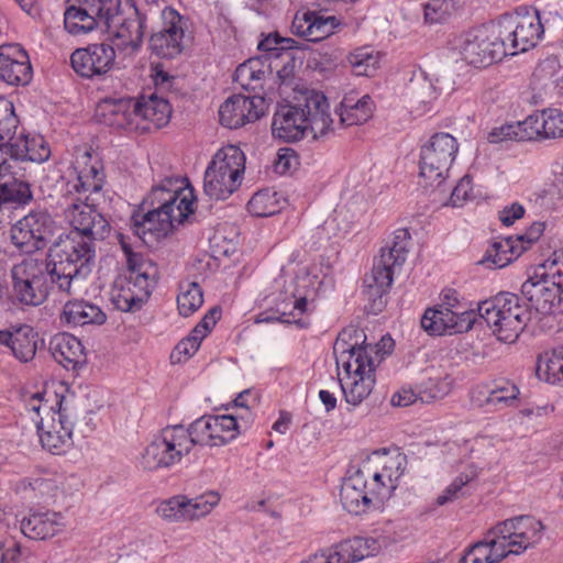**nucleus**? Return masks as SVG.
Returning a JSON list of instances; mask_svg holds the SVG:
<instances>
[{
    "label": "nucleus",
    "mask_w": 563,
    "mask_h": 563,
    "mask_svg": "<svg viewBox=\"0 0 563 563\" xmlns=\"http://www.w3.org/2000/svg\"><path fill=\"white\" fill-rule=\"evenodd\" d=\"M459 152V143L449 133L433 134L420 150V177L426 187H440Z\"/></svg>",
    "instance_id": "14"
},
{
    "label": "nucleus",
    "mask_w": 563,
    "mask_h": 563,
    "mask_svg": "<svg viewBox=\"0 0 563 563\" xmlns=\"http://www.w3.org/2000/svg\"><path fill=\"white\" fill-rule=\"evenodd\" d=\"M120 0H69L64 13L65 30L73 35L108 30L118 20Z\"/></svg>",
    "instance_id": "12"
},
{
    "label": "nucleus",
    "mask_w": 563,
    "mask_h": 563,
    "mask_svg": "<svg viewBox=\"0 0 563 563\" xmlns=\"http://www.w3.org/2000/svg\"><path fill=\"white\" fill-rule=\"evenodd\" d=\"M183 207L177 208V216H168L157 210H147L144 213H133L130 220V229L134 236L144 244L153 243L166 238L177 225L183 224L190 216L188 203L181 200Z\"/></svg>",
    "instance_id": "20"
},
{
    "label": "nucleus",
    "mask_w": 563,
    "mask_h": 563,
    "mask_svg": "<svg viewBox=\"0 0 563 563\" xmlns=\"http://www.w3.org/2000/svg\"><path fill=\"white\" fill-rule=\"evenodd\" d=\"M157 515L167 522H187L185 495H176L162 500L156 507Z\"/></svg>",
    "instance_id": "54"
},
{
    "label": "nucleus",
    "mask_w": 563,
    "mask_h": 563,
    "mask_svg": "<svg viewBox=\"0 0 563 563\" xmlns=\"http://www.w3.org/2000/svg\"><path fill=\"white\" fill-rule=\"evenodd\" d=\"M519 388L508 379H497L484 391H478L476 404L487 410H500L512 407L518 400Z\"/></svg>",
    "instance_id": "35"
},
{
    "label": "nucleus",
    "mask_w": 563,
    "mask_h": 563,
    "mask_svg": "<svg viewBox=\"0 0 563 563\" xmlns=\"http://www.w3.org/2000/svg\"><path fill=\"white\" fill-rule=\"evenodd\" d=\"M55 230L53 217L45 210H35L11 227L10 239L18 250L30 254L44 249Z\"/></svg>",
    "instance_id": "19"
},
{
    "label": "nucleus",
    "mask_w": 563,
    "mask_h": 563,
    "mask_svg": "<svg viewBox=\"0 0 563 563\" xmlns=\"http://www.w3.org/2000/svg\"><path fill=\"white\" fill-rule=\"evenodd\" d=\"M247 209L255 217H269L279 213L278 191L269 188L257 191L250 199Z\"/></svg>",
    "instance_id": "47"
},
{
    "label": "nucleus",
    "mask_w": 563,
    "mask_h": 563,
    "mask_svg": "<svg viewBox=\"0 0 563 563\" xmlns=\"http://www.w3.org/2000/svg\"><path fill=\"white\" fill-rule=\"evenodd\" d=\"M173 180L166 179L163 184L152 188L148 196L143 201L144 205L152 207L162 213L168 212V216H177V208L181 207L183 199L189 205L190 214L194 213V196L191 189L172 188Z\"/></svg>",
    "instance_id": "31"
},
{
    "label": "nucleus",
    "mask_w": 563,
    "mask_h": 563,
    "mask_svg": "<svg viewBox=\"0 0 563 563\" xmlns=\"http://www.w3.org/2000/svg\"><path fill=\"white\" fill-rule=\"evenodd\" d=\"M438 96L437 87L423 73L411 78L406 89L407 103L411 112L418 115L430 111Z\"/></svg>",
    "instance_id": "37"
},
{
    "label": "nucleus",
    "mask_w": 563,
    "mask_h": 563,
    "mask_svg": "<svg viewBox=\"0 0 563 563\" xmlns=\"http://www.w3.org/2000/svg\"><path fill=\"white\" fill-rule=\"evenodd\" d=\"M356 76H373L379 66V55L371 47H360L346 57Z\"/></svg>",
    "instance_id": "48"
},
{
    "label": "nucleus",
    "mask_w": 563,
    "mask_h": 563,
    "mask_svg": "<svg viewBox=\"0 0 563 563\" xmlns=\"http://www.w3.org/2000/svg\"><path fill=\"white\" fill-rule=\"evenodd\" d=\"M66 527L64 517L56 511L31 512L21 521L22 533L33 540H46L60 533Z\"/></svg>",
    "instance_id": "32"
},
{
    "label": "nucleus",
    "mask_w": 563,
    "mask_h": 563,
    "mask_svg": "<svg viewBox=\"0 0 563 563\" xmlns=\"http://www.w3.org/2000/svg\"><path fill=\"white\" fill-rule=\"evenodd\" d=\"M51 156L48 143L42 135H33L20 131L13 143L0 145V173L13 169L18 162H46Z\"/></svg>",
    "instance_id": "21"
},
{
    "label": "nucleus",
    "mask_w": 563,
    "mask_h": 563,
    "mask_svg": "<svg viewBox=\"0 0 563 563\" xmlns=\"http://www.w3.org/2000/svg\"><path fill=\"white\" fill-rule=\"evenodd\" d=\"M527 246L518 245L514 236L494 241L486 251L485 262L495 268H503L516 260Z\"/></svg>",
    "instance_id": "46"
},
{
    "label": "nucleus",
    "mask_w": 563,
    "mask_h": 563,
    "mask_svg": "<svg viewBox=\"0 0 563 563\" xmlns=\"http://www.w3.org/2000/svg\"><path fill=\"white\" fill-rule=\"evenodd\" d=\"M340 500L345 510L353 515L366 512L372 506L367 494V477L364 471H356L341 485Z\"/></svg>",
    "instance_id": "33"
},
{
    "label": "nucleus",
    "mask_w": 563,
    "mask_h": 563,
    "mask_svg": "<svg viewBox=\"0 0 563 563\" xmlns=\"http://www.w3.org/2000/svg\"><path fill=\"white\" fill-rule=\"evenodd\" d=\"M279 295L266 296L262 299L263 310L254 318L255 323H278L282 321V312L278 308Z\"/></svg>",
    "instance_id": "61"
},
{
    "label": "nucleus",
    "mask_w": 563,
    "mask_h": 563,
    "mask_svg": "<svg viewBox=\"0 0 563 563\" xmlns=\"http://www.w3.org/2000/svg\"><path fill=\"white\" fill-rule=\"evenodd\" d=\"M32 198L27 180L16 177L13 169L0 173V209L26 205Z\"/></svg>",
    "instance_id": "38"
},
{
    "label": "nucleus",
    "mask_w": 563,
    "mask_h": 563,
    "mask_svg": "<svg viewBox=\"0 0 563 563\" xmlns=\"http://www.w3.org/2000/svg\"><path fill=\"white\" fill-rule=\"evenodd\" d=\"M33 77L30 57L19 44L0 46V80L11 86H26Z\"/></svg>",
    "instance_id": "27"
},
{
    "label": "nucleus",
    "mask_w": 563,
    "mask_h": 563,
    "mask_svg": "<svg viewBox=\"0 0 563 563\" xmlns=\"http://www.w3.org/2000/svg\"><path fill=\"white\" fill-rule=\"evenodd\" d=\"M96 257L95 243L77 232L60 234L49 246L44 262L49 268L51 284L58 291L73 294V288L90 273Z\"/></svg>",
    "instance_id": "2"
},
{
    "label": "nucleus",
    "mask_w": 563,
    "mask_h": 563,
    "mask_svg": "<svg viewBox=\"0 0 563 563\" xmlns=\"http://www.w3.org/2000/svg\"><path fill=\"white\" fill-rule=\"evenodd\" d=\"M128 267V275L117 280L111 300L117 309L123 312L140 310L148 300L158 279V267L153 261L135 264Z\"/></svg>",
    "instance_id": "9"
},
{
    "label": "nucleus",
    "mask_w": 563,
    "mask_h": 563,
    "mask_svg": "<svg viewBox=\"0 0 563 563\" xmlns=\"http://www.w3.org/2000/svg\"><path fill=\"white\" fill-rule=\"evenodd\" d=\"M68 185L77 191L98 192L103 186L102 167L98 161L92 162V155L89 151L79 153L71 166Z\"/></svg>",
    "instance_id": "29"
},
{
    "label": "nucleus",
    "mask_w": 563,
    "mask_h": 563,
    "mask_svg": "<svg viewBox=\"0 0 563 563\" xmlns=\"http://www.w3.org/2000/svg\"><path fill=\"white\" fill-rule=\"evenodd\" d=\"M64 216L73 228L69 232H77L80 236L87 238L93 243L97 240L104 239L110 231L107 219L80 198L74 199L65 208Z\"/></svg>",
    "instance_id": "24"
},
{
    "label": "nucleus",
    "mask_w": 563,
    "mask_h": 563,
    "mask_svg": "<svg viewBox=\"0 0 563 563\" xmlns=\"http://www.w3.org/2000/svg\"><path fill=\"white\" fill-rule=\"evenodd\" d=\"M374 103L368 95L355 100L344 97L339 109L340 124L352 126L365 123L373 114Z\"/></svg>",
    "instance_id": "43"
},
{
    "label": "nucleus",
    "mask_w": 563,
    "mask_h": 563,
    "mask_svg": "<svg viewBox=\"0 0 563 563\" xmlns=\"http://www.w3.org/2000/svg\"><path fill=\"white\" fill-rule=\"evenodd\" d=\"M172 109L168 100L151 96L126 99L108 104L107 123L117 129L135 133L157 131L169 121Z\"/></svg>",
    "instance_id": "5"
},
{
    "label": "nucleus",
    "mask_w": 563,
    "mask_h": 563,
    "mask_svg": "<svg viewBox=\"0 0 563 563\" xmlns=\"http://www.w3.org/2000/svg\"><path fill=\"white\" fill-rule=\"evenodd\" d=\"M543 525L531 516L506 519L490 529L495 539L504 548L506 558L521 554L542 539Z\"/></svg>",
    "instance_id": "18"
},
{
    "label": "nucleus",
    "mask_w": 563,
    "mask_h": 563,
    "mask_svg": "<svg viewBox=\"0 0 563 563\" xmlns=\"http://www.w3.org/2000/svg\"><path fill=\"white\" fill-rule=\"evenodd\" d=\"M272 63L265 65L262 58H250L240 64L233 76V80L244 90H263L267 81H273L279 89L282 87V69H277L274 75Z\"/></svg>",
    "instance_id": "28"
},
{
    "label": "nucleus",
    "mask_w": 563,
    "mask_h": 563,
    "mask_svg": "<svg viewBox=\"0 0 563 563\" xmlns=\"http://www.w3.org/2000/svg\"><path fill=\"white\" fill-rule=\"evenodd\" d=\"M453 49L467 64L487 67L507 55V43L494 21L457 36L453 42Z\"/></svg>",
    "instance_id": "8"
},
{
    "label": "nucleus",
    "mask_w": 563,
    "mask_h": 563,
    "mask_svg": "<svg viewBox=\"0 0 563 563\" xmlns=\"http://www.w3.org/2000/svg\"><path fill=\"white\" fill-rule=\"evenodd\" d=\"M19 119L12 102L0 100V145L13 143L18 139Z\"/></svg>",
    "instance_id": "52"
},
{
    "label": "nucleus",
    "mask_w": 563,
    "mask_h": 563,
    "mask_svg": "<svg viewBox=\"0 0 563 563\" xmlns=\"http://www.w3.org/2000/svg\"><path fill=\"white\" fill-rule=\"evenodd\" d=\"M452 387V380L449 376L443 378H429L421 385L419 397L423 402H430L437 399H442L446 396Z\"/></svg>",
    "instance_id": "58"
},
{
    "label": "nucleus",
    "mask_w": 563,
    "mask_h": 563,
    "mask_svg": "<svg viewBox=\"0 0 563 563\" xmlns=\"http://www.w3.org/2000/svg\"><path fill=\"white\" fill-rule=\"evenodd\" d=\"M245 161V154L235 145L220 148L205 172L203 192L212 200L229 198L242 184Z\"/></svg>",
    "instance_id": "7"
},
{
    "label": "nucleus",
    "mask_w": 563,
    "mask_h": 563,
    "mask_svg": "<svg viewBox=\"0 0 563 563\" xmlns=\"http://www.w3.org/2000/svg\"><path fill=\"white\" fill-rule=\"evenodd\" d=\"M410 233L407 229H398L393 238L379 251L375 257L369 275L364 279L366 296L369 301L366 310L369 313L378 314L386 306L385 296L398 273L407 260Z\"/></svg>",
    "instance_id": "4"
},
{
    "label": "nucleus",
    "mask_w": 563,
    "mask_h": 563,
    "mask_svg": "<svg viewBox=\"0 0 563 563\" xmlns=\"http://www.w3.org/2000/svg\"><path fill=\"white\" fill-rule=\"evenodd\" d=\"M395 485L389 475L384 473H374L371 481L367 479V494L373 506H378L385 499L389 498Z\"/></svg>",
    "instance_id": "55"
},
{
    "label": "nucleus",
    "mask_w": 563,
    "mask_h": 563,
    "mask_svg": "<svg viewBox=\"0 0 563 563\" xmlns=\"http://www.w3.org/2000/svg\"><path fill=\"white\" fill-rule=\"evenodd\" d=\"M201 339L195 335L192 332L188 336L177 343L170 354L172 363H181L192 356L201 344Z\"/></svg>",
    "instance_id": "63"
},
{
    "label": "nucleus",
    "mask_w": 563,
    "mask_h": 563,
    "mask_svg": "<svg viewBox=\"0 0 563 563\" xmlns=\"http://www.w3.org/2000/svg\"><path fill=\"white\" fill-rule=\"evenodd\" d=\"M250 426V417L245 419L232 415L203 416L185 428V433L190 450L195 445L222 446L246 431Z\"/></svg>",
    "instance_id": "13"
},
{
    "label": "nucleus",
    "mask_w": 563,
    "mask_h": 563,
    "mask_svg": "<svg viewBox=\"0 0 563 563\" xmlns=\"http://www.w3.org/2000/svg\"><path fill=\"white\" fill-rule=\"evenodd\" d=\"M542 266L545 269L542 275L563 287V249L554 251Z\"/></svg>",
    "instance_id": "64"
},
{
    "label": "nucleus",
    "mask_w": 563,
    "mask_h": 563,
    "mask_svg": "<svg viewBox=\"0 0 563 563\" xmlns=\"http://www.w3.org/2000/svg\"><path fill=\"white\" fill-rule=\"evenodd\" d=\"M191 452L181 424L167 426L145 446L140 457L144 471L168 470Z\"/></svg>",
    "instance_id": "10"
},
{
    "label": "nucleus",
    "mask_w": 563,
    "mask_h": 563,
    "mask_svg": "<svg viewBox=\"0 0 563 563\" xmlns=\"http://www.w3.org/2000/svg\"><path fill=\"white\" fill-rule=\"evenodd\" d=\"M541 125L540 112H536L516 124L501 126L499 131H492L488 135V141L497 143L507 139H516L517 141L543 140Z\"/></svg>",
    "instance_id": "39"
},
{
    "label": "nucleus",
    "mask_w": 563,
    "mask_h": 563,
    "mask_svg": "<svg viewBox=\"0 0 563 563\" xmlns=\"http://www.w3.org/2000/svg\"><path fill=\"white\" fill-rule=\"evenodd\" d=\"M537 372H544L548 380L563 382V345L541 354L538 357Z\"/></svg>",
    "instance_id": "50"
},
{
    "label": "nucleus",
    "mask_w": 563,
    "mask_h": 563,
    "mask_svg": "<svg viewBox=\"0 0 563 563\" xmlns=\"http://www.w3.org/2000/svg\"><path fill=\"white\" fill-rule=\"evenodd\" d=\"M57 410L35 422L40 442L52 454L66 453L74 444L75 412L64 397L55 394Z\"/></svg>",
    "instance_id": "16"
},
{
    "label": "nucleus",
    "mask_w": 563,
    "mask_h": 563,
    "mask_svg": "<svg viewBox=\"0 0 563 563\" xmlns=\"http://www.w3.org/2000/svg\"><path fill=\"white\" fill-rule=\"evenodd\" d=\"M339 24L335 16H322L316 12H306L302 19L296 16L292 22L298 34L305 35L313 42L330 36Z\"/></svg>",
    "instance_id": "42"
},
{
    "label": "nucleus",
    "mask_w": 563,
    "mask_h": 563,
    "mask_svg": "<svg viewBox=\"0 0 563 563\" xmlns=\"http://www.w3.org/2000/svg\"><path fill=\"white\" fill-rule=\"evenodd\" d=\"M257 48L262 54L256 58H262L265 62V65L268 63L273 64V60H278L282 56L280 34L278 32L268 34L258 43Z\"/></svg>",
    "instance_id": "62"
},
{
    "label": "nucleus",
    "mask_w": 563,
    "mask_h": 563,
    "mask_svg": "<svg viewBox=\"0 0 563 563\" xmlns=\"http://www.w3.org/2000/svg\"><path fill=\"white\" fill-rule=\"evenodd\" d=\"M506 558V552L489 530L485 538L472 545L461 558L460 563H497Z\"/></svg>",
    "instance_id": "44"
},
{
    "label": "nucleus",
    "mask_w": 563,
    "mask_h": 563,
    "mask_svg": "<svg viewBox=\"0 0 563 563\" xmlns=\"http://www.w3.org/2000/svg\"><path fill=\"white\" fill-rule=\"evenodd\" d=\"M496 22L500 36L507 43V55H517L534 47L544 33L540 13L536 8L522 5Z\"/></svg>",
    "instance_id": "11"
},
{
    "label": "nucleus",
    "mask_w": 563,
    "mask_h": 563,
    "mask_svg": "<svg viewBox=\"0 0 563 563\" xmlns=\"http://www.w3.org/2000/svg\"><path fill=\"white\" fill-rule=\"evenodd\" d=\"M49 351L54 360L68 371H76L87 362L81 342L68 333L54 335L49 342Z\"/></svg>",
    "instance_id": "34"
},
{
    "label": "nucleus",
    "mask_w": 563,
    "mask_h": 563,
    "mask_svg": "<svg viewBox=\"0 0 563 563\" xmlns=\"http://www.w3.org/2000/svg\"><path fill=\"white\" fill-rule=\"evenodd\" d=\"M265 97L233 95L219 109L220 123L229 129H239L258 120L265 112Z\"/></svg>",
    "instance_id": "25"
},
{
    "label": "nucleus",
    "mask_w": 563,
    "mask_h": 563,
    "mask_svg": "<svg viewBox=\"0 0 563 563\" xmlns=\"http://www.w3.org/2000/svg\"><path fill=\"white\" fill-rule=\"evenodd\" d=\"M12 292L26 306H38L48 294L49 268L42 258L25 257L10 271Z\"/></svg>",
    "instance_id": "15"
},
{
    "label": "nucleus",
    "mask_w": 563,
    "mask_h": 563,
    "mask_svg": "<svg viewBox=\"0 0 563 563\" xmlns=\"http://www.w3.org/2000/svg\"><path fill=\"white\" fill-rule=\"evenodd\" d=\"M478 314L498 340L512 343L531 320V313L516 294L503 291L478 303Z\"/></svg>",
    "instance_id": "6"
},
{
    "label": "nucleus",
    "mask_w": 563,
    "mask_h": 563,
    "mask_svg": "<svg viewBox=\"0 0 563 563\" xmlns=\"http://www.w3.org/2000/svg\"><path fill=\"white\" fill-rule=\"evenodd\" d=\"M106 313L96 305L85 300H70L64 305L60 321L70 327L102 324Z\"/></svg>",
    "instance_id": "41"
},
{
    "label": "nucleus",
    "mask_w": 563,
    "mask_h": 563,
    "mask_svg": "<svg viewBox=\"0 0 563 563\" xmlns=\"http://www.w3.org/2000/svg\"><path fill=\"white\" fill-rule=\"evenodd\" d=\"M102 33H108L119 48L122 47H137L144 35V25L140 16L124 19L121 14V5L118 10V20L111 23L108 30Z\"/></svg>",
    "instance_id": "40"
},
{
    "label": "nucleus",
    "mask_w": 563,
    "mask_h": 563,
    "mask_svg": "<svg viewBox=\"0 0 563 563\" xmlns=\"http://www.w3.org/2000/svg\"><path fill=\"white\" fill-rule=\"evenodd\" d=\"M454 10L452 0H431L424 5L426 22L442 23L451 16Z\"/></svg>",
    "instance_id": "60"
},
{
    "label": "nucleus",
    "mask_w": 563,
    "mask_h": 563,
    "mask_svg": "<svg viewBox=\"0 0 563 563\" xmlns=\"http://www.w3.org/2000/svg\"><path fill=\"white\" fill-rule=\"evenodd\" d=\"M38 334L32 327L23 324L13 328L9 349L13 356L22 363L32 361L36 354Z\"/></svg>",
    "instance_id": "45"
},
{
    "label": "nucleus",
    "mask_w": 563,
    "mask_h": 563,
    "mask_svg": "<svg viewBox=\"0 0 563 563\" xmlns=\"http://www.w3.org/2000/svg\"><path fill=\"white\" fill-rule=\"evenodd\" d=\"M386 545V540H378L373 537H354L342 540L328 550L334 563H357L368 556L376 555Z\"/></svg>",
    "instance_id": "30"
},
{
    "label": "nucleus",
    "mask_w": 563,
    "mask_h": 563,
    "mask_svg": "<svg viewBox=\"0 0 563 563\" xmlns=\"http://www.w3.org/2000/svg\"><path fill=\"white\" fill-rule=\"evenodd\" d=\"M365 340L364 330L351 324L339 333L333 345L336 365L346 373L339 383L345 401L353 407L366 399L375 385V358L372 356L375 349L364 345Z\"/></svg>",
    "instance_id": "1"
},
{
    "label": "nucleus",
    "mask_w": 563,
    "mask_h": 563,
    "mask_svg": "<svg viewBox=\"0 0 563 563\" xmlns=\"http://www.w3.org/2000/svg\"><path fill=\"white\" fill-rule=\"evenodd\" d=\"M562 288L544 275H541L540 278L527 279L521 285V296L526 301L525 308L531 313V319L536 318L548 324Z\"/></svg>",
    "instance_id": "22"
},
{
    "label": "nucleus",
    "mask_w": 563,
    "mask_h": 563,
    "mask_svg": "<svg viewBox=\"0 0 563 563\" xmlns=\"http://www.w3.org/2000/svg\"><path fill=\"white\" fill-rule=\"evenodd\" d=\"M115 51L111 44H91L77 48L70 56L75 73L85 78H93L108 73L114 65Z\"/></svg>",
    "instance_id": "26"
},
{
    "label": "nucleus",
    "mask_w": 563,
    "mask_h": 563,
    "mask_svg": "<svg viewBox=\"0 0 563 563\" xmlns=\"http://www.w3.org/2000/svg\"><path fill=\"white\" fill-rule=\"evenodd\" d=\"M161 27L156 32L173 35L184 40L187 21L175 9L166 7L161 13Z\"/></svg>",
    "instance_id": "57"
},
{
    "label": "nucleus",
    "mask_w": 563,
    "mask_h": 563,
    "mask_svg": "<svg viewBox=\"0 0 563 563\" xmlns=\"http://www.w3.org/2000/svg\"><path fill=\"white\" fill-rule=\"evenodd\" d=\"M334 131L330 104L322 93L308 89H294L284 98V142L302 140L308 132L313 140Z\"/></svg>",
    "instance_id": "3"
},
{
    "label": "nucleus",
    "mask_w": 563,
    "mask_h": 563,
    "mask_svg": "<svg viewBox=\"0 0 563 563\" xmlns=\"http://www.w3.org/2000/svg\"><path fill=\"white\" fill-rule=\"evenodd\" d=\"M59 476L45 473L43 475L24 477L14 484V492L23 498L46 501L55 497L59 489Z\"/></svg>",
    "instance_id": "36"
},
{
    "label": "nucleus",
    "mask_w": 563,
    "mask_h": 563,
    "mask_svg": "<svg viewBox=\"0 0 563 563\" xmlns=\"http://www.w3.org/2000/svg\"><path fill=\"white\" fill-rule=\"evenodd\" d=\"M475 475L462 473L456 476L453 482L440 494L435 504L438 506H444L446 504L453 503L464 496V487L474 479Z\"/></svg>",
    "instance_id": "59"
},
{
    "label": "nucleus",
    "mask_w": 563,
    "mask_h": 563,
    "mask_svg": "<svg viewBox=\"0 0 563 563\" xmlns=\"http://www.w3.org/2000/svg\"><path fill=\"white\" fill-rule=\"evenodd\" d=\"M150 47L158 57L173 58L181 53L184 40L170 34L164 35L162 32H154L150 38Z\"/></svg>",
    "instance_id": "53"
},
{
    "label": "nucleus",
    "mask_w": 563,
    "mask_h": 563,
    "mask_svg": "<svg viewBox=\"0 0 563 563\" xmlns=\"http://www.w3.org/2000/svg\"><path fill=\"white\" fill-rule=\"evenodd\" d=\"M321 285L322 279L318 275L316 265L300 267L296 272L291 300L289 302L284 300V327L308 328L309 319L305 314L309 311V303L317 298Z\"/></svg>",
    "instance_id": "17"
},
{
    "label": "nucleus",
    "mask_w": 563,
    "mask_h": 563,
    "mask_svg": "<svg viewBox=\"0 0 563 563\" xmlns=\"http://www.w3.org/2000/svg\"><path fill=\"white\" fill-rule=\"evenodd\" d=\"M542 119L543 140L563 137V112L559 109H544L540 111Z\"/></svg>",
    "instance_id": "56"
},
{
    "label": "nucleus",
    "mask_w": 563,
    "mask_h": 563,
    "mask_svg": "<svg viewBox=\"0 0 563 563\" xmlns=\"http://www.w3.org/2000/svg\"><path fill=\"white\" fill-rule=\"evenodd\" d=\"M202 303V290L197 283L180 285V291L177 296V307L183 317L191 316L201 307Z\"/></svg>",
    "instance_id": "51"
},
{
    "label": "nucleus",
    "mask_w": 563,
    "mask_h": 563,
    "mask_svg": "<svg viewBox=\"0 0 563 563\" xmlns=\"http://www.w3.org/2000/svg\"><path fill=\"white\" fill-rule=\"evenodd\" d=\"M188 521H196L208 516L220 503V495L214 490L206 492L194 498L185 495Z\"/></svg>",
    "instance_id": "49"
},
{
    "label": "nucleus",
    "mask_w": 563,
    "mask_h": 563,
    "mask_svg": "<svg viewBox=\"0 0 563 563\" xmlns=\"http://www.w3.org/2000/svg\"><path fill=\"white\" fill-rule=\"evenodd\" d=\"M476 320L474 309L453 310L446 306L429 308L421 318V327L431 335L467 332Z\"/></svg>",
    "instance_id": "23"
}]
</instances>
